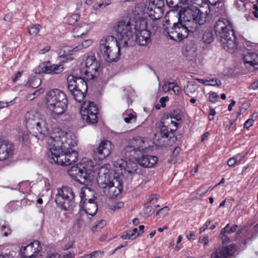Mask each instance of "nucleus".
<instances>
[{"instance_id":"39448f33","label":"nucleus","mask_w":258,"mask_h":258,"mask_svg":"<svg viewBox=\"0 0 258 258\" xmlns=\"http://www.w3.org/2000/svg\"><path fill=\"white\" fill-rule=\"evenodd\" d=\"M179 20L185 23L191 33L196 32L206 19V15L196 7L181 8L177 13Z\"/></svg>"},{"instance_id":"0e129e2a","label":"nucleus","mask_w":258,"mask_h":258,"mask_svg":"<svg viewBox=\"0 0 258 258\" xmlns=\"http://www.w3.org/2000/svg\"><path fill=\"white\" fill-rule=\"evenodd\" d=\"M43 92V90L42 88L36 90L33 94L30 95V96H34L32 98H30V99H33L35 98V96H39L40 94L42 93Z\"/></svg>"},{"instance_id":"473e14b6","label":"nucleus","mask_w":258,"mask_h":258,"mask_svg":"<svg viewBox=\"0 0 258 258\" xmlns=\"http://www.w3.org/2000/svg\"><path fill=\"white\" fill-rule=\"evenodd\" d=\"M238 226L236 224L233 225L230 227L229 224L226 225V226L221 229V234H230L236 231Z\"/></svg>"},{"instance_id":"393cba45","label":"nucleus","mask_w":258,"mask_h":258,"mask_svg":"<svg viewBox=\"0 0 258 258\" xmlns=\"http://www.w3.org/2000/svg\"><path fill=\"white\" fill-rule=\"evenodd\" d=\"M132 147H134L136 151V154L139 156L147 149V146L144 139L141 137H137L131 140L129 143Z\"/></svg>"},{"instance_id":"4be33fe9","label":"nucleus","mask_w":258,"mask_h":258,"mask_svg":"<svg viewBox=\"0 0 258 258\" xmlns=\"http://www.w3.org/2000/svg\"><path fill=\"white\" fill-rule=\"evenodd\" d=\"M136 161L142 167L150 168L154 166L158 161V158L155 156L142 154L141 157L137 156Z\"/></svg>"},{"instance_id":"a878e982","label":"nucleus","mask_w":258,"mask_h":258,"mask_svg":"<svg viewBox=\"0 0 258 258\" xmlns=\"http://www.w3.org/2000/svg\"><path fill=\"white\" fill-rule=\"evenodd\" d=\"M232 253L231 247H220L211 254V258H227L232 255Z\"/></svg>"},{"instance_id":"6e6552de","label":"nucleus","mask_w":258,"mask_h":258,"mask_svg":"<svg viewBox=\"0 0 258 258\" xmlns=\"http://www.w3.org/2000/svg\"><path fill=\"white\" fill-rule=\"evenodd\" d=\"M93 166H89L85 163L78 164L73 166L68 170V174L74 179L80 183L88 185L93 178Z\"/></svg>"},{"instance_id":"f257e3e1","label":"nucleus","mask_w":258,"mask_h":258,"mask_svg":"<svg viewBox=\"0 0 258 258\" xmlns=\"http://www.w3.org/2000/svg\"><path fill=\"white\" fill-rule=\"evenodd\" d=\"M67 133L57 129L47 139L49 151L47 156L51 163L61 166H69L76 162L78 153L72 147L77 145V141Z\"/></svg>"},{"instance_id":"bf43d9fd","label":"nucleus","mask_w":258,"mask_h":258,"mask_svg":"<svg viewBox=\"0 0 258 258\" xmlns=\"http://www.w3.org/2000/svg\"><path fill=\"white\" fill-rule=\"evenodd\" d=\"M199 242L201 243H204L205 246L208 245L209 243V239L208 236L200 237L199 239Z\"/></svg>"},{"instance_id":"de8ad7c7","label":"nucleus","mask_w":258,"mask_h":258,"mask_svg":"<svg viewBox=\"0 0 258 258\" xmlns=\"http://www.w3.org/2000/svg\"><path fill=\"white\" fill-rule=\"evenodd\" d=\"M246 155V153H241L234 156L238 164H239Z\"/></svg>"},{"instance_id":"9b49d317","label":"nucleus","mask_w":258,"mask_h":258,"mask_svg":"<svg viewBox=\"0 0 258 258\" xmlns=\"http://www.w3.org/2000/svg\"><path fill=\"white\" fill-rule=\"evenodd\" d=\"M75 193L71 187L63 186L57 189L55 201L57 206L61 210L69 211L75 203Z\"/></svg>"},{"instance_id":"cd10ccee","label":"nucleus","mask_w":258,"mask_h":258,"mask_svg":"<svg viewBox=\"0 0 258 258\" xmlns=\"http://www.w3.org/2000/svg\"><path fill=\"white\" fill-rule=\"evenodd\" d=\"M121 154L122 157L124 158L125 160L130 159H136L138 155L136 154V151L132 147L131 144L126 146L122 150Z\"/></svg>"},{"instance_id":"dca6fc26","label":"nucleus","mask_w":258,"mask_h":258,"mask_svg":"<svg viewBox=\"0 0 258 258\" xmlns=\"http://www.w3.org/2000/svg\"><path fill=\"white\" fill-rule=\"evenodd\" d=\"M114 166L116 168H120L121 170H123L124 172L133 174L137 172L138 169V163L136 160L134 161L132 159L123 160L118 159L114 163Z\"/></svg>"},{"instance_id":"a18cd8bd","label":"nucleus","mask_w":258,"mask_h":258,"mask_svg":"<svg viewBox=\"0 0 258 258\" xmlns=\"http://www.w3.org/2000/svg\"><path fill=\"white\" fill-rule=\"evenodd\" d=\"M221 85V81L219 79H211L208 80L207 85L220 86Z\"/></svg>"},{"instance_id":"052dcab7","label":"nucleus","mask_w":258,"mask_h":258,"mask_svg":"<svg viewBox=\"0 0 258 258\" xmlns=\"http://www.w3.org/2000/svg\"><path fill=\"white\" fill-rule=\"evenodd\" d=\"M220 236L221 239L222 240L223 242L225 243H228L230 242V239L227 236L226 234H222L221 232Z\"/></svg>"},{"instance_id":"f03ea898","label":"nucleus","mask_w":258,"mask_h":258,"mask_svg":"<svg viewBox=\"0 0 258 258\" xmlns=\"http://www.w3.org/2000/svg\"><path fill=\"white\" fill-rule=\"evenodd\" d=\"M85 76L69 75L67 78L68 88L74 99L78 102L83 101L88 90L86 80H91L98 75L99 64L94 54L88 56L86 59Z\"/></svg>"},{"instance_id":"aec40b11","label":"nucleus","mask_w":258,"mask_h":258,"mask_svg":"<svg viewBox=\"0 0 258 258\" xmlns=\"http://www.w3.org/2000/svg\"><path fill=\"white\" fill-rule=\"evenodd\" d=\"M143 29H136V42L142 46H147L151 41V32L146 29V26Z\"/></svg>"},{"instance_id":"79ce46f5","label":"nucleus","mask_w":258,"mask_h":258,"mask_svg":"<svg viewBox=\"0 0 258 258\" xmlns=\"http://www.w3.org/2000/svg\"><path fill=\"white\" fill-rule=\"evenodd\" d=\"M106 225V221L102 220L92 227V231L96 232L102 228Z\"/></svg>"},{"instance_id":"9d476101","label":"nucleus","mask_w":258,"mask_h":258,"mask_svg":"<svg viewBox=\"0 0 258 258\" xmlns=\"http://www.w3.org/2000/svg\"><path fill=\"white\" fill-rule=\"evenodd\" d=\"M137 28L127 20L118 22L116 29L117 37L123 47H127L131 44Z\"/></svg>"},{"instance_id":"20e7f679","label":"nucleus","mask_w":258,"mask_h":258,"mask_svg":"<svg viewBox=\"0 0 258 258\" xmlns=\"http://www.w3.org/2000/svg\"><path fill=\"white\" fill-rule=\"evenodd\" d=\"M46 108L50 117L57 120L68 108V101L66 94L60 90L54 89L45 95Z\"/></svg>"},{"instance_id":"3c124183","label":"nucleus","mask_w":258,"mask_h":258,"mask_svg":"<svg viewBox=\"0 0 258 258\" xmlns=\"http://www.w3.org/2000/svg\"><path fill=\"white\" fill-rule=\"evenodd\" d=\"M15 99L16 98L9 102L0 101V109L7 107L9 105H13L15 103L14 101Z\"/></svg>"},{"instance_id":"f3484780","label":"nucleus","mask_w":258,"mask_h":258,"mask_svg":"<svg viewBox=\"0 0 258 258\" xmlns=\"http://www.w3.org/2000/svg\"><path fill=\"white\" fill-rule=\"evenodd\" d=\"M113 146L108 140L102 141L99 146L94 150V154L99 160H103L108 157L111 153Z\"/></svg>"},{"instance_id":"37998d69","label":"nucleus","mask_w":258,"mask_h":258,"mask_svg":"<svg viewBox=\"0 0 258 258\" xmlns=\"http://www.w3.org/2000/svg\"><path fill=\"white\" fill-rule=\"evenodd\" d=\"M219 97V95L216 92L212 91L210 92L209 100L211 103H214L216 102Z\"/></svg>"},{"instance_id":"412c9836","label":"nucleus","mask_w":258,"mask_h":258,"mask_svg":"<svg viewBox=\"0 0 258 258\" xmlns=\"http://www.w3.org/2000/svg\"><path fill=\"white\" fill-rule=\"evenodd\" d=\"M64 68L61 64H52L50 61H45L39 66V73L57 74L62 72Z\"/></svg>"},{"instance_id":"f704fd0d","label":"nucleus","mask_w":258,"mask_h":258,"mask_svg":"<svg viewBox=\"0 0 258 258\" xmlns=\"http://www.w3.org/2000/svg\"><path fill=\"white\" fill-rule=\"evenodd\" d=\"M92 43V41L91 39H86L81 44H79L77 46H76L74 49L75 51H77L78 50L82 49L83 48H86L91 45Z\"/></svg>"},{"instance_id":"4c0bfd02","label":"nucleus","mask_w":258,"mask_h":258,"mask_svg":"<svg viewBox=\"0 0 258 258\" xmlns=\"http://www.w3.org/2000/svg\"><path fill=\"white\" fill-rule=\"evenodd\" d=\"M80 17V15L79 14H74L68 18L67 22L69 25H73L78 20Z\"/></svg>"},{"instance_id":"09e8293b","label":"nucleus","mask_w":258,"mask_h":258,"mask_svg":"<svg viewBox=\"0 0 258 258\" xmlns=\"http://www.w3.org/2000/svg\"><path fill=\"white\" fill-rule=\"evenodd\" d=\"M171 88V90L174 92L175 95H179L181 91L180 87L176 84V83L174 82V85H173Z\"/></svg>"},{"instance_id":"8fccbe9b","label":"nucleus","mask_w":258,"mask_h":258,"mask_svg":"<svg viewBox=\"0 0 258 258\" xmlns=\"http://www.w3.org/2000/svg\"><path fill=\"white\" fill-rule=\"evenodd\" d=\"M144 9V5L143 4H139L135 7V12L136 14L139 15L140 13H142Z\"/></svg>"},{"instance_id":"c85d7f7f","label":"nucleus","mask_w":258,"mask_h":258,"mask_svg":"<svg viewBox=\"0 0 258 258\" xmlns=\"http://www.w3.org/2000/svg\"><path fill=\"white\" fill-rule=\"evenodd\" d=\"M148 10L149 11V16L153 20H158L162 17L163 9L149 6Z\"/></svg>"},{"instance_id":"680f3d73","label":"nucleus","mask_w":258,"mask_h":258,"mask_svg":"<svg viewBox=\"0 0 258 258\" xmlns=\"http://www.w3.org/2000/svg\"><path fill=\"white\" fill-rule=\"evenodd\" d=\"M136 117V116L134 115L133 114L130 113L128 114V115L127 117H125L124 118V120L126 123H129L130 121Z\"/></svg>"},{"instance_id":"a211bd4d","label":"nucleus","mask_w":258,"mask_h":258,"mask_svg":"<svg viewBox=\"0 0 258 258\" xmlns=\"http://www.w3.org/2000/svg\"><path fill=\"white\" fill-rule=\"evenodd\" d=\"M122 188V181L120 178L114 177L112 179V183L103 190V192L107 196L114 198L120 194Z\"/></svg>"},{"instance_id":"13d9d810","label":"nucleus","mask_w":258,"mask_h":258,"mask_svg":"<svg viewBox=\"0 0 258 258\" xmlns=\"http://www.w3.org/2000/svg\"><path fill=\"white\" fill-rule=\"evenodd\" d=\"M253 122L254 120L253 119H247L244 124V127L248 129L249 127L252 125Z\"/></svg>"},{"instance_id":"c03bdc74","label":"nucleus","mask_w":258,"mask_h":258,"mask_svg":"<svg viewBox=\"0 0 258 258\" xmlns=\"http://www.w3.org/2000/svg\"><path fill=\"white\" fill-rule=\"evenodd\" d=\"M144 206L146 208L145 211V215L146 216H150L154 212L155 209L150 206L148 203L145 204Z\"/></svg>"},{"instance_id":"7ed1b4c3","label":"nucleus","mask_w":258,"mask_h":258,"mask_svg":"<svg viewBox=\"0 0 258 258\" xmlns=\"http://www.w3.org/2000/svg\"><path fill=\"white\" fill-rule=\"evenodd\" d=\"M214 30L222 47L230 53L237 49L236 36L230 22L225 18H220L216 21Z\"/></svg>"},{"instance_id":"7c9ffc66","label":"nucleus","mask_w":258,"mask_h":258,"mask_svg":"<svg viewBox=\"0 0 258 258\" xmlns=\"http://www.w3.org/2000/svg\"><path fill=\"white\" fill-rule=\"evenodd\" d=\"M89 215L80 208L79 213L77 214L76 223L79 226L82 225L85 222L86 219Z\"/></svg>"},{"instance_id":"5701e85b","label":"nucleus","mask_w":258,"mask_h":258,"mask_svg":"<svg viewBox=\"0 0 258 258\" xmlns=\"http://www.w3.org/2000/svg\"><path fill=\"white\" fill-rule=\"evenodd\" d=\"M103 169V168H101L99 169L97 182L100 187L104 190L107 188L108 186L112 183V179H111L110 174L109 173V171H107L106 172H103V175H102Z\"/></svg>"},{"instance_id":"e433bc0d","label":"nucleus","mask_w":258,"mask_h":258,"mask_svg":"<svg viewBox=\"0 0 258 258\" xmlns=\"http://www.w3.org/2000/svg\"><path fill=\"white\" fill-rule=\"evenodd\" d=\"M149 6L163 9L164 2L162 0H153L152 2H150Z\"/></svg>"},{"instance_id":"864d4df0","label":"nucleus","mask_w":258,"mask_h":258,"mask_svg":"<svg viewBox=\"0 0 258 258\" xmlns=\"http://www.w3.org/2000/svg\"><path fill=\"white\" fill-rule=\"evenodd\" d=\"M159 196L157 194H154L152 195L148 200L147 203L148 204L152 203H155V201L156 202L158 199Z\"/></svg>"},{"instance_id":"5fc2aeb1","label":"nucleus","mask_w":258,"mask_h":258,"mask_svg":"<svg viewBox=\"0 0 258 258\" xmlns=\"http://www.w3.org/2000/svg\"><path fill=\"white\" fill-rule=\"evenodd\" d=\"M75 254L73 252L69 253H63L61 255H59V258H74Z\"/></svg>"},{"instance_id":"b1692460","label":"nucleus","mask_w":258,"mask_h":258,"mask_svg":"<svg viewBox=\"0 0 258 258\" xmlns=\"http://www.w3.org/2000/svg\"><path fill=\"white\" fill-rule=\"evenodd\" d=\"M243 61L246 67L251 66L258 69V54L254 52H247L243 55Z\"/></svg>"},{"instance_id":"2f4dec72","label":"nucleus","mask_w":258,"mask_h":258,"mask_svg":"<svg viewBox=\"0 0 258 258\" xmlns=\"http://www.w3.org/2000/svg\"><path fill=\"white\" fill-rule=\"evenodd\" d=\"M196 86L192 82H188L186 86H184L183 91L187 95H189L190 94L194 93L196 90Z\"/></svg>"},{"instance_id":"c9c22d12","label":"nucleus","mask_w":258,"mask_h":258,"mask_svg":"<svg viewBox=\"0 0 258 258\" xmlns=\"http://www.w3.org/2000/svg\"><path fill=\"white\" fill-rule=\"evenodd\" d=\"M120 238L122 239H134L136 238V236H134L131 230H127L123 232Z\"/></svg>"},{"instance_id":"49530a36","label":"nucleus","mask_w":258,"mask_h":258,"mask_svg":"<svg viewBox=\"0 0 258 258\" xmlns=\"http://www.w3.org/2000/svg\"><path fill=\"white\" fill-rule=\"evenodd\" d=\"M167 5L171 8H175L178 6L180 0H166Z\"/></svg>"},{"instance_id":"72a5a7b5","label":"nucleus","mask_w":258,"mask_h":258,"mask_svg":"<svg viewBox=\"0 0 258 258\" xmlns=\"http://www.w3.org/2000/svg\"><path fill=\"white\" fill-rule=\"evenodd\" d=\"M170 117L171 119H174L176 121H179L181 119V111L179 109H174L169 114Z\"/></svg>"},{"instance_id":"0eeeda50","label":"nucleus","mask_w":258,"mask_h":258,"mask_svg":"<svg viewBox=\"0 0 258 258\" xmlns=\"http://www.w3.org/2000/svg\"><path fill=\"white\" fill-rule=\"evenodd\" d=\"M27 127L35 130V136L43 138L48 134V128L46 117L39 112L31 110L25 116Z\"/></svg>"},{"instance_id":"58836bf2","label":"nucleus","mask_w":258,"mask_h":258,"mask_svg":"<svg viewBox=\"0 0 258 258\" xmlns=\"http://www.w3.org/2000/svg\"><path fill=\"white\" fill-rule=\"evenodd\" d=\"M203 40L205 43L210 44L211 43L213 40V37L212 33H205L203 36Z\"/></svg>"},{"instance_id":"6ab92c4d","label":"nucleus","mask_w":258,"mask_h":258,"mask_svg":"<svg viewBox=\"0 0 258 258\" xmlns=\"http://www.w3.org/2000/svg\"><path fill=\"white\" fill-rule=\"evenodd\" d=\"M15 147L13 144L9 141H0V160L4 161L12 157L14 154Z\"/></svg>"},{"instance_id":"774afa93","label":"nucleus","mask_w":258,"mask_h":258,"mask_svg":"<svg viewBox=\"0 0 258 258\" xmlns=\"http://www.w3.org/2000/svg\"><path fill=\"white\" fill-rule=\"evenodd\" d=\"M50 49V46H46L44 48L41 49L39 50V54H45L46 52H48Z\"/></svg>"},{"instance_id":"ddd939ff","label":"nucleus","mask_w":258,"mask_h":258,"mask_svg":"<svg viewBox=\"0 0 258 258\" xmlns=\"http://www.w3.org/2000/svg\"><path fill=\"white\" fill-rule=\"evenodd\" d=\"M91 191V189L87 187H82L80 194L81 201L80 202L79 207L80 208L84 211L89 215L93 216L95 215L97 211L98 207L97 203L95 202L96 197H95L94 194L93 195V198L87 199L86 198V194L87 192Z\"/></svg>"},{"instance_id":"69168bd1","label":"nucleus","mask_w":258,"mask_h":258,"mask_svg":"<svg viewBox=\"0 0 258 258\" xmlns=\"http://www.w3.org/2000/svg\"><path fill=\"white\" fill-rule=\"evenodd\" d=\"M248 88L249 89H250V90H251V89H252V90H256V89H258V81H254L250 86H249Z\"/></svg>"},{"instance_id":"bb28decb","label":"nucleus","mask_w":258,"mask_h":258,"mask_svg":"<svg viewBox=\"0 0 258 258\" xmlns=\"http://www.w3.org/2000/svg\"><path fill=\"white\" fill-rule=\"evenodd\" d=\"M90 30V26L86 23H82L73 29L74 37H83Z\"/></svg>"},{"instance_id":"423d86ee","label":"nucleus","mask_w":258,"mask_h":258,"mask_svg":"<svg viewBox=\"0 0 258 258\" xmlns=\"http://www.w3.org/2000/svg\"><path fill=\"white\" fill-rule=\"evenodd\" d=\"M120 50L117 39L109 35L101 39L98 54L108 62H115L120 57Z\"/></svg>"},{"instance_id":"603ef678","label":"nucleus","mask_w":258,"mask_h":258,"mask_svg":"<svg viewBox=\"0 0 258 258\" xmlns=\"http://www.w3.org/2000/svg\"><path fill=\"white\" fill-rule=\"evenodd\" d=\"M93 258H100L102 256L104 252L101 250L94 251L91 253Z\"/></svg>"},{"instance_id":"ea45409f","label":"nucleus","mask_w":258,"mask_h":258,"mask_svg":"<svg viewBox=\"0 0 258 258\" xmlns=\"http://www.w3.org/2000/svg\"><path fill=\"white\" fill-rule=\"evenodd\" d=\"M41 26L38 24L33 25L28 29L30 34L36 35L40 30Z\"/></svg>"},{"instance_id":"4d7b16f0","label":"nucleus","mask_w":258,"mask_h":258,"mask_svg":"<svg viewBox=\"0 0 258 258\" xmlns=\"http://www.w3.org/2000/svg\"><path fill=\"white\" fill-rule=\"evenodd\" d=\"M227 164L229 167H232L236 165H238L236 162V160H235V159L234 158V156L230 158L228 160Z\"/></svg>"},{"instance_id":"6e6d98bb","label":"nucleus","mask_w":258,"mask_h":258,"mask_svg":"<svg viewBox=\"0 0 258 258\" xmlns=\"http://www.w3.org/2000/svg\"><path fill=\"white\" fill-rule=\"evenodd\" d=\"M173 85H174V82H167L166 83L164 84L163 85V90H165V91H169L170 90H171V88H172V86H173Z\"/></svg>"},{"instance_id":"2eb2a0df","label":"nucleus","mask_w":258,"mask_h":258,"mask_svg":"<svg viewBox=\"0 0 258 258\" xmlns=\"http://www.w3.org/2000/svg\"><path fill=\"white\" fill-rule=\"evenodd\" d=\"M42 247L38 240H34L20 250L21 258H41Z\"/></svg>"},{"instance_id":"1a4fd4ad","label":"nucleus","mask_w":258,"mask_h":258,"mask_svg":"<svg viewBox=\"0 0 258 258\" xmlns=\"http://www.w3.org/2000/svg\"><path fill=\"white\" fill-rule=\"evenodd\" d=\"M163 33L170 39L176 41H180L192 33L185 25V23L179 19L178 21L174 23L171 26L167 27L164 25Z\"/></svg>"},{"instance_id":"4468645a","label":"nucleus","mask_w":258,"mask_h":258,"mask_svg":"<svg viewBox=\"0 0 258 258\" xmlns=\"http://www.w3.org/2000/svg\"><path fill=\"white\" fill-rule=\"evenodd\" d=\"M80 113L82 119L87 123L94 124L98 121V109L93 102H84L80 109Z\"/></svg>"},{"instance_id":"c756f323","label":"nucleus","mask_w":258,"mask_h":258,"mask_svg":"<svg viewBox=\"0 0 258 258\" xmlns=\"http://www.w3.org/2000/svg\"><path fill=\"white\" fill-rule=\"evenodd\" d=\"M40 84L41 80L39 78L35 76H30L25 86L27 88L31 87L33 88H36L38 87Z\"/></svg>"},{"instance_id":"f8f14e48","label":"nucleus","mask_w":258,"mask_h":258,"mask_svg":"<svg viewBox=\"0 0 258 258\" xmlns=\"http://www.w3.org/2000/svg\"><path fill=\"white\" fill-rule=\"evenodd\" d=\"M173 129H169L166 125H163L159 132L155 135L154 142L156 146L166 147L171 146L177 140V137L173 135Z\"/></svg>"},{"instance_id":"a19ab883","label":"nucleus","mask_w":258,"mask_h":258,"mask_svg":"<svg viewBox=\"0 0 258 258\" xmlns=\"http://www.w3.org/2000/svg\"><path fill=\"white\" fill-rule=\"evenodd\" d=\"M169 210V209L168 207L165 206L164 207L157 211L156 216H159V218L161 217H165L168 213Z\"/></svg>"},{"instance_id":"338daca9","label":"nucleus","mask_w":258,"mask_h":258,"mask_svg":"<svg viewBox=\"0 0 258 258\" xmlns=\"http://www.w3.org/2000/svg\"><path fill=\"white\" fill-rule=\"evenodd\" d=\"M210 223V221H207L206 223L203 225V226L200 228V233H201L203 232L206 229H207Z\"/></svg>"},{"instance_id":"e2e57ef3","label":"nucleus","mask_w":258,"mask_h":258,"mask_svg":"<svg viewBox=\"0 0 258 258\" xmlns=\"http://www.w3.org/2000/svg\"><path fill=\"white\" fill-rule=\"evenodd\" d=\"M168 100H169V98L168 96L161 97L160 99V101H159L160 103L161 104V106L162 107H164L166 106L165 102H167Z\"/></svg>"}]
</instances>
